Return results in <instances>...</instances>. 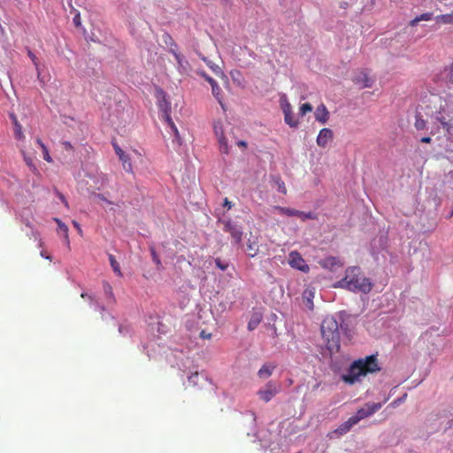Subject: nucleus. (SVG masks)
<instances>
[{
  "label": "nucleus",
  "mask_w": 453,
  "mask_h": 453,
  "mask_svg": "<svg viewBox=\"0 0 453 453\" xmlns=\"http://www.w3.org/2000/svg\"><path fill=\"white\" fill-rule=\"evenodd\" d=\"M54 221L58 224V228L63 232L66 243L69 245L68 226L58 218H54Z\"/></svg>",
  "instance_id": "obj_24"
},
{
  "label": "nucleus",
  "mask_w": 453,
  "mask_h": 453,
  "mask_svg": "<svg viewBox=\"0 0 453 453\" xmlns=\"http://www.w3.org/2000/svg\"><path fill=\"white\" fill-rule=\"evenodd\" d=\"M334 137L333 131L329 128H322L317 137V144L321 148H326Z\"/></svg>",
  "instance_id": "obj_9"
},
{
  "label": "nucleus",
  "mask_w": 453,
  "mask_h": 453,
  "mask_svg": "<svg viewBox=\"0 0 453 453\" xmlns=\"http://www.w3.org/2000/svg\"><path fill=\"white\" fill-rule=\"evenodd\" d=\"M301 217L303 219H315V216L312 212H304V211H301Z\"/></svg>",
  "instance_id": "obj_44"
},
{
  "label": "nucleus",
  "mask_w": 453,
  "mask_h": 453,
  "mask_svg": "<svg viewBox=\"0 0 453 453\" xmlns=\"http://www.w3.org/2000/svg\"><path fill=\"white\" fill-rule=\"evenodd\" d=\"M119 159L122 162L123 169L127 173H133L131 158L127 154L125 153L124 156L119 157Z\"/></svg>",
  "instance_id": "obj_18"
},
{
  "label": "nucleus",
  "mask_w": 453,
  "mask_h": 453,
  "mask_svg": "<svg viewBox=\"0 0 453 453\" xmlns=\"http://www.w3.org/2000/svg\"><path fill=\"white\" fill-rule=\"evenodd\" d=\"M213 129H214L215 135L218 138V142H219V145L220 152L224 153V154H228L229 147L227 145L226 139V137L224 135V131H223L222 124L219 123V122L214 124Z\"/></svg>",
  "instance_id": "obj_8"
},
{
  "label": "nucleus",
  "mask_w": 453,
  "mask_h": 453,
  "mask_svg": "<svg viewBox=\"0 0 453 453\" xmlns=\"http://www.w3.org/2000/svg\"><path fill=\"white\" fill-rule=\"evenodd\" d=\"M198 73L211 84L212 92H215V90H220L219 86L217 84L214 79L208 76L204 72H199Z\"/></svg>",
  "instance_id": "obj_27"
},
{
  "label": "nucleus",
  "mask_w": 453,
  "mask_h": 453,
  "mask_svg": "<svg viewBox=\"0 0 453 453\" xmlns=\"http://www.w3.org/2000/svg\"><path fill=\"white\" fill-rule=\"evenodd\" d=\"M453 216V208H452V211L450 212L449 218H451Z\"/></svg>",
  "instance_id": "obj_60"
},
{
  "label": "nucleus",
  "mask_w": 453,
  "mask_h": 453,
  "mask_svg": "<svg viewBox=\"0 0 453 453\" xmlns=\"http://www.w3.org/2000/svg\"><path fill=\"white\" fill-rule=\"evenodd\" d=\"M277 319H278L277 315H276L275 313H273H273H271V315H270V317H269V319H269V321H270V322L274 323V322L277 320ZM271 329L273 331V334H274L275 336H277V335H278V334H277V328H276V326H275V325H274V324H273V325H272Z\"/></svg>",
  "instance_id": "obj_37"
},
{
  "label": "nucleus",
  "mask_w": 453,
  "mask_h": 453,
  "mask_svg": "<svg viewBox=\"0 0 453 453\" xmlns=\"http://www.w3.org/2000/svg\"><path fill=\"white\" fill-rule=\"evenodd\" d=\"M312 111V106L309 103L303 104L299 108V114L301 116H304L307 112H311Z\"/></svg>",
  "instance_id": "obj_34"
},
{
  "label": "nucleus",
  "mask_w": 453,
  "mask_h": 453,
  "mask_svg": "<svg viewBox=\"0 0 453 453\" xmlns=\"http://www.w3.org/2000/svg\"><path fill=\"white\" fill-rule=\"evenodd\" d=\"M237 145L242 148H247V142L245 141H239Z\"/></svg>",
  "instance_id": "obj_55"
},
{
  "label": "nucleus",
  "mask_w": 453,
  "mask_h": 453,
  "mask_svg": "<svg viewBox=\"0 0 453 453\" xmlns=\"http://www.w3.org/2000/svg\"><path fill=\"white\" fill-rule=\"evenodd\" d=\"M36 143L42 149V146H46L40 138L36 139Z\"/></svg>",
  "instance_id": "obj_56"
},
{
  "label": "nucleus",
  "mask_w": 453,
  "mask_h": 453,
  "mask_svg": "<svg viewBox=\"0 0 453 453\" xmlns=\"http://www.w3.org/2000/svg\"><path fill=\"white\" fill-rule=\"evenodd\" d=\"M288 264L292 268L297 269L303 273H308L310 270L309 265L302 257L299 252L294 250L288 255Z\"/></svg>",
  "instance_id": "obj_7"
},
{
  "label": "nucleus",
  "mask_w": 453,
  "mask_h": 453,
  "mask_svg": "<svg viewBox=\"0 0 453 453\" xmlns=\"http://www.w3.org/2000/svg\"><path fill=\"white\" fill-rule=\"evenodd\" d=\"M381 403H367L365 407L357 410L356 414L351 418H354L355 423L357 424L361 419L369 417L378 411L381 408Z\"/></svg>",
  "instance_id": "obj_6"
},
{
  "label": "nucleus",
  "mask_w": 453,
  "mask_h": 453,
  "mask_svg": "<svg viewBox=\"0 0 453 453\" xmlns=\"http://www.w3.org/2000/svg\"><path fill=\"white\" fill-rule=\"evenodd\" d=\"M88 37H89V35H87V34H85V38H86L87 40H88Z\"/></svg>",
  "instance_id": "obj_61"
},
{
  "label": "nucleus",
  "mask_w": 453,
  "mask_h": 453,
  "mask_svg": "<svg viewBox=\"0 0 453 453\" xmlns=\"http://www.w3.org/2000/svg\"><path fill=\"white\" fill-rule=\"evenodd\" d=\"M202 59L206 63V65L216 73L219 74L221 73L220 68L212 64L211 61L208 60L205 57H202Z\"/></svg>",
  "instance_id": "obj_35"
},
{
  "label": "nucleus",
  "mask_w": 453,
  "mask_h": 453,
  "mask_svg": "<svg viewBox=\"0 0 453 453\" xmlns=\"http://www.w3.org/2000/svg\"><path fill=\"white\" fill-rule=\"evenodd\" d=\"M198 73L211 84L212 92H215V90H220L219 86L217 84L214 79L208 76L204 72H199Z\"/></svg>",
  "instance_id": "obj_29"
},
{
  "label": "nucleus",
  "mask_w": 453,
  "mask_h": 453,
  "mask_svg": "<svg viewBox=\"0 0 453 453\" xmlns=\"http://www.w3.org/2000/svg\"><path fill=\"white\" fill-rule=\"evenodd\" d=\"M280 384L270 380L257 391V395L261 400L268 403L280 392Z\"/></svg>",
  "instance_id": "obj_4"
},
{
  "label": "nucleus",
  "mask_w": 453,
  "mask_h": 453,
  "mask_svg": "<svg viewBox=\"0 0 453 453\" xmlns=\"http://www.w3.org/2000/svg\"><path fill=\"white\" fill-rule=\"evenodd\" d=\"M280 105H281L283 113L292 111V107L286 98L281 100Z\"/></svg>",
  "instance_id": "obj_36"
},
{
  "label": "nucleus",
  "mask_w": 453,
  "mask_h": 453,
  "mask_svg": "<svg viewBox=\"0 0 453 453\" xmlns=\"http://www.w3.org/2000/svg\"><path fill=\"white\" fill-rule=\"evenodd\" d=\"M113 148L118 157L124 156L125 151L117 143H113Z\"/></svg>",
  "instance_id": "obj_45"
},
{
  "label": "nucleus",
  "mask_w": 453,
  "mask_h": 453,
  "mask_svg": "<svg viewBox=\"0 0 453 453\" xmlns=\"http://www.w3.org/2000/svg\"><path fill=\"white\" fill-rule=\"evenodd\" d=\"M165 119L167 122V124L170 127V128L174 133V134L176 135V137H178L179 136L178 129H177L175 124L173 123L172 118L170 117V115L167 113L166 111H165Z\"/></svg>",
  "instance_id": "obj_31"
},
{
  "label": "nucleus",
  "mask_w": 453,
  "mask_h": 453,
  "mask_svg": "<svg viewBox=\"0 0 453 453\" xmlns=\"http://www.w3.org/2000/svg\"><path fill=\"white\" fill-rule=\"evenodd\" d=\"M151 254H152V257H153V261L157 264V265H159L160 264V260L158 258V257L157 256L156 252L154 250H151Z\"/></svg>",
  "instance_id": "obj_51"
},
{
  "label": "nucleus",
  "mask_w": 453,
  "mask_h": 453,
  "mask_svg": "<svg viewBox=\"0 0 453 453\" xmlns=\"http://www.w3.org/2000/svg\"><path fill=\"white\" fill-rule=\"evenodd\" d=\"M334 288H342L350 291L368 293L372 289L370 280L362 274L358 266H350L346 269L345 276L334 284Z\"/></svg>",
  "instance_id": "obj_2"
},
{
  "label": "nucleus",
  "mask_w": 453,
  "mask_h": 453,
  "mask_svg": "<svg viewBox=\"0 0 453 453\" xmlns=\"http://www.w3.org/2000/svg\"><path fill=\"white\" fill-rule=\"evenodd\" d=\"M62 146L64 147L65 150H69V151H73V145L71 144L70 142L68 141H65V142H62Z\"/></svg>",
  "instance_id": "obj_47"
},
{
  "label": "nucleus",
  "mask_w": 453,
  "mask_h": 453,
  "mask_svg": "<svg viewBox=\"0 0 453 453\" xmlns=\"http://www.w3.org/2000/svg\"><path fill=\"white\" fill-rule=\"evenodd\" d=\"M220 93H221V89L220 90H215V92H212L213 96L217 98L218 102L220 104L221 107L225 111V106H224V104L222 102V97H221Z\"/></svg>",
  "instance_id": "obj_41"
},
{
  "label": "nucleus",
  "mask_w": 453,
  "mask_h": 453,
  "mask_svg": "<svg viewBox=\"0 0 453 453\" xmlns=\"http://www.w3.org/2000/svg\"><path fill=\"white\" fill-rule=\"evenodd\" d=\"M275 368H276L275 365L264 364L261 366V368L258 370L257 376L262 380H265L272 375V373Z\"/></svg>",
  "instance_id": "obj_14"
},
{
  "label": "nucleus",
  "mask_w": 453,
  "mask_h": 453,
  "mask_svg": "<svg viewBox=\"0 0 453 453\" xmlns=\"http://www.w3.org/2000/svg\"><path fill=\"white\" fill-rule=\"evenodd\" d=\"M315 119L321 124H326L329 119V111H327L325 104H320L317 107L315 111Z\"/></svg>",
  "instance_id": "obj_13"
},
{
  "label": "nucleus",
  "mask_w": 453,
  "mask_h": 453,
  "mask_svg": "<svg viewBox=\"0 0 453 453\" xmlns=\"http://www.w3.org/2000/svg\"><path fill=\"white\" fill-rule=\"evenodd\" d=\"M43 159L47 162H51L52 159L50 156L49 150L46 146H42Z\"/></svg>",
  "instance_id": "obj_43"
},
{
  "label": "nucleus",
  "mask_w": 453,
  "mask_h": 453,
  "mask_svg": "<svg viewBox=\"0 0 453 453\" xmlns=\"http://www.w3.org/2000/svg\"><path fill=\"white\" fill-rule=\"evenodd\" d=\"M222 224L224 225L223 230L230 234L233 239V243L240 244L243 236L242 226L231 220H224L222 221Z\"/></svg>",
  "instance_id": "obj_5"
},
{
  "label": "nucleus",
  "mask_w": 453,
  "mask_h": 453,
  "mask_svg": "<svg viewBox=\"0 0 453 453\" xmlns=\"http://www.w3.org/2000/svg\"><path fill=\"white\" fill-rule=\"evenodd\" d=\"M446 109L441 106V111L436 115V119L442 126L443 129L449 133L453 129V121L447 119L442 112H445Z\"/></svg>",
  "instance_id": "obj_11"
},
{
  "label": "nucleus",
  "mask_w": 453,
  "mask_h": 453,
  "mask_svg": "<svg viewBox=\"0 0 453 453\" xmlns=\"http://www.w3.org/2000/svg\"><path fill=\"white\" fill-rule=\"evenodd\" d=\"M274 181H275V185L277 186L278 191L282 194H286L287 188H286L284 181L280 177H277Z\"/></svg>",
  "instance_id": "obj_33"
},
{
  "label": "nucleus",
  "mask_w": 453,
  "mask_h": 453,
  "mask_svg": "<svg viewBox=\"0 0 453 453\" xmlns=\"http://www.w3.org/2000/svg\"><path fill=\"white\" fill-rule=\"evenodd\" d=\"M380 370V367L378 364L377 356L371 355L354 361L349 366L347 374H343L342 379L344 382L353 385L359 380L360 376H365L368 373H373Z\"/></svg>",
  "instance_id": "obj_1"
},
{
  "label": "nucleus",
  "mask_w": 453,
  "mask_h": 453,
  "mask_svg": "<svg viewBox=\"0 0 453 453\" xmlns=\"http://www.w3.org/2000/svg\"><path fill=\"white\" fill-rule=\"evenodd\" d=\"M104 292L105 296L111 301L115 302V297L112 290V287L107 281H104L103 283Z\"/></svg>",
  "instance_id": "obj_25"
},
{
  "label": "nucleus",
  "mask_w": 453,
  "mask_h": 453,
  "mask_svg": "<svg viewBox=\"0 0 453 453\" xmlns=\"http://www.w3.org/2000/svg\"><path fill=\"white\" fill-rule=\"evenodd\" d=\"M420 142L423 143H430L432 142V139L429 136H426L421 138Z\"/></svg>",
  "instance_id": "obj_54"
},
{
  "label": "nucleus",
  "mask_w": 453,
  "mask_h": 453,
  "mask_svg": "<svg viewBox=\"0 0 453 453\" xmlns=\"http://www.w3.org/2000/svg\"><path fill=\"white\" fill-rule=\"evenodd\" d=\"M223 2H225L226 4H228L230 3L231 0H222Z\"/></svg>",
  "instance_id": "obj_59"
},
{
  "label": "nucleus",
  "mask_w": 453,
  "mask_h": 453,
  "mask_svg": "<svg viewBox=\"0 0 453 453\" xmlns=\"http://www.w3.org/2000/svg\"><path fill=\"white\" fill-rule=\"evenodd\" d=\"M446 73H446L447 80L449 82L453 83V63L450 65V66L448 69H446Z\"/></svg>",
  "instance_id": "obj_38"
},
{
  "label": "nucleus",
  "mask_w": 453,
  "mask_h": 453,
  "mask_svg": "<svg viewBox=\"0 0 453 453\" xmlns=\"http://www.w3.org/2000/svg\"><path fill=\"white\" fill-rule=\"evenodd\" d=\"M335 265H338V266L342 265V264H340V261L336 257H331L326 258L324 261L325 267H330L332 269Z\"/></svg>",
  "instance_id": "obj_32"
},
{
  "label": "nucleus",
  "mask_w": 453,
  "mask_h": 453,
  "mask_svg": "<svg viewBox=\"0 0 453 453\" xmlns=\"http://www.w3.org/2000/svg\"><path fill=\"white\" fill-rule=\"evenodd\" d=\"M110 265L113 270V272L119 277H122V273L120 269V265L119 262L116 260L115 257L111 254L109 255Z\"/></svg>",
  "instance_id": "obj_20"
},
{
  "label": "nucleus",
  "mask_w": 453,
  "mask_h": 453,
  "mask_svg": "<svg viewBox=\"0 0 453 453\" xmlns=\"http://www.w3.org/2000/svg\"><path fill=\"white\" fill-rule=\"evenodd\" d=\"M73 226L78 230V232H79L80 234H81V233H82L81 227L80 224H79L77 221L73 220Z\"/></svg>",
  "instance_id": "obj_53"
},
{
  "label": "nucleus",
  "mask_w": 453,
  "mask_h": 453,
  "mask_svg": "<svg viewBox=\"0 0 453 453\" xmlns=\"http://www.w3.org/2000/svg\"><path fill=\"white\" fill-rule=\"evenodd\" d=\"M263 319V315L261 312L259 311H255L252 313L249 322H248V330L249 331H253L255 330L257 326L261 323Z\"/></svg>",
  "instance_id": "obj_16"
},
{
  "label": "nucleus",
  "mask_w": 453,
  "mask_h": 453,
  "mask_svg": "<svg viewBox=\"0 0 453 453\" xmlns=\"http://www.w3.org/2000/svg\"><path fill=\"white\" fill-rule=\"evenodd\" d=\"M198 376V373L196 372L194 375H192L189 379H192L193 377H197Z\"/></svg>",
  "instance_id": "obj_58"
},
{
  "label": "nucleus",
  "mask_w": 453,
  "mask_h": 453,
  "mask_svg": "<svg viewBox=\"0 0 453 453\" xmlns=\"http://www.w3.org/2000/svg\"><path fill=\"white\" fill-rule=\"evenodd\" d=\"M215 264H216L217 267L219 268L222 271L226 270L227 267H228V264L227 263H223L219 258H216L215 259Z\"/></svg>",
  "instance_id": "obj_39"
},
{
  "label": "nucleus",
  "mask_w": 453,
  "mask_h": 453,
  "mask_svg": "<svg viewBox=\"0 0 453 453\" xmlns=\"http://www.w3.org/2000/svg\"><path fill=\"white\" fill-rule=\"evenodd\" d=\"M163 39L167 46H169V51L174 56L176 61L180 65H181L182 58L178 52V48L176 43L173 42V38L167 34L165 33L163 35Z\"/></svg>",
  "instance_id": "obj_10"
},
{
  "label": "nucleus",
  "mask_w": 453,
  "mask_h": 453,
  "mask_svg": "<svg viewBox=\"0 0 453 453\" xmlns=\"http://www.w3.org/2000/svg\"><path fill=\"white\" fill-rule=\"evenodd\" d=\"M321 334L326 349L331 353L340 350V331L337 320L334 317H326L321 324Z\"/></svg>",
  "instance_id": "obj_3"
},
{
  "label": "nucleus",
  "mask_w": 453,
  "mask_h": 453,
  "mask_svg": "<svg viewBox=\"0 0 453 453\" xmlns=\"http://www.w3.org/2000/svg\"><path fill=\"white\" fill-rule=\"evenodd\" d=\"M200 337L202 339H211V333H207L206 331L204 330H202L201 333H200Z\"/></svg>",
  "instance_id": "obj_50"
},
{
  "label": "nucleus",
  "mask_w": 453,
  "mask_h": 453,
  "mask_svg": "<svg viewBox=\"0 0 453 453\" xmlns=\"http://www.w3.org/2000/svg\"><path fill=\"white\" fill-rule=\"evenodd\" d=\"M198 73L211 84L212 92H215V90H220L219 86L217 84L214 79L208 76L204 72H199Z\"/></svg>",
  "instance_id": "obj_26"
},
{
  "label": "nucleus",
  "mask_w": 453,
  "mask_h": 453,
  "mask_svg": "<svg viewBox=\"0 0 453 453\" xmlns=\"http://www.w3.org/2000/svg\"><path fill=\"white\" fill-rule=\"evenodd\" d=\"M29 57L31 58V59L33 60V62H34V63H35V59H36V58H35V56L32 52H30V51H29Z\"/></svg>",
  "instance_id": "obj_57"
},
{
  "label": "nucleus",
  "mask_w": 453,
  "mask_h": 453,
  "mask_svg": "<svg viewBox=\"0 0 453 453\" xmlns=\"http://www.w3.org/2000/svg\"><path fill=\"white\" fill-rule=\"evenodd\" d=\"M223 205L226 207L228 210L232 208V203L226 197L224 199Z\"/></svg>",
  "instance_id": "obj_52"
},
{
  "label": "nucleus",
  "mask_w": 453,
  "mask_h": 453,
  "mask_svg": "<svg viewBox=\"0 0 453 453\" xmlns=\"http://www.w3.org/2000/svg\"><path fill=\"white\" fill-rule=\"evenodd\" d=\"M56 193H57V196H58V198L60 199V201L65 204V206L66 208H69L68 202H67L66 198L65 197V196L62 193H60L59 191H57Z\"/></svg>",
  "instance_id": "obj_46"
},
{
  "label": "nucleus",
  "mask_w": 453,
  "mask_h": 453,
  "mask_svg": "<svg viewBox=\"0 0 453 453\" xmlns=\"http://www.w3.org/2000/svg\"><path fill=\"white\" fill-rule=\"evenodd\" d=\"M198 73L211 84L212 92H215V90H220L219 86L217 84L214 79L208 76L204 72H199Z\"/></svg>",
  "instance_id": "obj_28"
},
{
  "label": "nucleus",
  "mask_w": 453,
  "mask_h": 453,
  "mask_svg": "<svg viewBox=\"0 0 453 453\" xmlns=\"http://www.w3.org/2000/svg\"><path fill=\"white\" fill-rule=\"evenodd\" d=\"M94 196H95L96 197H97L98 199H100L101 201L105 202V203H108V204H112V202H111L110 200H108V199H107L104 195H102V194H96V193H95V194H94Z\"/></svg>",
  "instance_id": "obj_49"
},
{
  "label": "nucleus",
  "mask_w": 453,
  "mask_h": 453,
  "mask_svg": "<svg viewBox=\"0 0 453 453\" xmlns=\"http://www.w3.org/2000/svg\"><path fill=\"white\" fill-rule=\"evenodd\" d=\"M22 154H23V157H24V160L26 162V164L32 169H35V166L33 163V159L29 157H27L24 151H22Z\"/></svg>",
  "instance_id": "obj_40"
},
{
  "label": "nucleus",
  "mask_w": 453,
  "mask_h": 453,
  "mask_svg": "<svg viewBox=\"0 0 453 453\" xmlns=\"http://www.w3.org/2000/svg\"><path fill=\"white\" fill-rule=\"evenodd\" d=\"M73 22L75 27H80L81 25L80 13L76 12V11H74Z\"/></svg>",
  "instance_id": "obj_42"
},
{
  "label": "nucleus",
  "mask_w": 453,
  "mask_h": 453,
  "mask_svg": "<svg viewBox=\"0 0 453 453\" xmlns=\"http://www.w3.org/2000/svg\"><path fill=\"white\" fill-rule=\"evenodd\" d=\"M89 38H90L91 42H96V40L94 38H92V37H89Z\"/></svg>",
  "instance_id": "obj_63"
},
{
  "label": "nucleus",
  "mask_w": 453,
  "mask_h": 453,
  "mask_svg": "<svg viewBox=\"0 0 453 453\" xmlns=\"http://www.w3.org/2000/svg\"><path fill=\"white\" fill-rule=\"evenodd\" d=\"M354 81L357 84H361L363 88H372L374 82L365 71L360 72L354 79Z\"/></svg>",
  "instance_id": "obj_12"
},
{
  "label": "nucleus",
  "mask_w": 453,
  "mask_h": 453,
  "mask_svg": "<svg viewBox=\"0 0 453 453\" xmlns=\"http://www.w3.org/2000/svg\"><path fill=\"white\" fill-rule=\"evenodd\" d=\"M284 120L290 127H296L299 124L298 119L294 116L292 111L284 113Z\"/></svg>",
  "instance_id": "obj_19"
},
{
  "label": "nucleus",
  "mask_w": 453,
  "mask_h": 453,
  "mask_svg": "<svg viewBox=\"0 0 453 453\" xmlns=\"http://www.w3.org/2000/svg\"><path fill=\"white\" fill-rule=\"evenodd\" d=\"M248 256L254 257L258 253V245L255 242L249 241L247 244Z\"/></svg>",
  "instance_id": "obj_23"
},
{
  "label": "nucleus",
  "mask_w": 453,
  "mask_h": 453,
  "mask_svg": "<svg viewBox=\"0 0 453 453\" xmlns=\"http://www.w3.org/2000/svg\"><path fill=\"white\" fill-rule=\"evenodd\" d=\"M88 296V295H86V294H81V297H83V298H84L85 296Z\"/></svg>",
  "instance_id": "obj_62"
},
{
  "label": "nucleus",
  "mask_w": 453,
  "mask_h": 453,
  "mask_svg": "<svg viewBox=\"0 0 453 453\" xmlns=\"http://www.w3.org/2000/svg\"><path fill=\"white\" fill-rule=\"evenodd\" d=\"M432 13H423L420 16L415 18L414 19H411L409 23L411 27H415L417 23L420 20H431L432 19Z\"/></svg>",
  "instance_id": "obj_30"
},
{
  "label": "nucleus",
  "mask_w": 453,
  "mask_h": 453,
  "mask_svg": "<svg viewBox=\"0 0 453 453\" xmlns=\"http://www.w3.org/2000/svg\"><path fill=\"white\" fill-rule=\"evenodd\" d=\"M273 210L279 212L280 214L286 215L288 217H301V211L287 208V207H281V206H273Z\"/></svg>",
  "instance_id": "obj_15"
},
{
  "label": "nucleus",
  "mask_w": 453,
  "mask_h": 453,
  "mask_svg": "<svg viewBox=\"0 0 453 453\" xmlns=\"http://www.w3.org/2000/svg\"><path fill=\"white\" fill-rule=\"evenodd\" d=\"M12 119V121H13V124H14V127H15V137L16 139L18 140H22L24 139V134H23V132H22V128H21V125L18 122V119L17 118L14 116V115H12L11 116Z\"/></svg>",
  "instance_id": "obj_21"
},
{
  "label": "nucleus",
  "mask_w": 453,
  "mask_h": 453,
  "mask_svg": "<svg viewBox=\"0 0 453 453\" xmlns=\"http://www.w3.org/2000/svg\"><path fill=\"white\" fill-rule=\"evenodd\" d=\"M305 297L307 298V306L309 307V309L312 310L313 309V302H312V294L311 292H309V296H306Z\"/></svg>",
  "instance_id": "obj_48"
},
{
  "label": "nucleus",
  "mask_w": 453,
  "mask_h": 453,
  "mask_svg": "<svg viewBox=\"0 0 453 453\" xmlns=\"http://www.w3.org/2000/svg\"><path fill=\"white\" fill-rule=\"evenodd\" d=\"M356 425L354 418H349L346 422L342 423L336 430L335 433L340 435L347 434L351 427Z\"/></svg>",
  "instance_id": "obj_17"
},
{
  "label": "nucleus",
  "mask_w": 453,
  "mask_h": 453,
  "mask_svg": "<svg viewBox=\"0 0 453 453\" xmlns=\"http://www.w3.org/2000/svg\"><path fill=\"white\" fill-rule=\"evenodd\" d=\"M414 127L417 130H423L426 127V121L422 118L420 113L415 115Z\"/></svg>",
  "instance_id": "obj_22"
}]
</instances>
